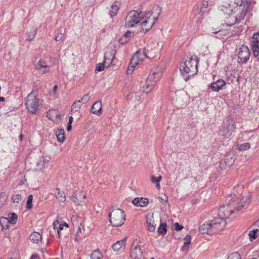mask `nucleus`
<instances>
[{
    "instance_id": "obj_1",
    "label": "nucleus",
    "mask_w": 259,
    "mask_h": 259,
    "mask_svg": "<svg viewBox=\"0 0 259 259\" xmlns=\"http://www.w3.org/2000/svg\"><path fill=\"white\" fill-rule=\"evenodd\" d=\"M249 0H233L223 2L219 6L221 13L226 16L228 26L238 24L243 20L250 7Z\"/></svg>"
},
{
    "instance_id": "obj_2",
    "label": "nucleus",
    "mask_w": 259,
    "mask_h": 259,
    "mask_svg": "<svg viewBox=\"0 0 259 259\" xmlns=\"http://www.w3.org/2000/svg\"><path fill=\"white\" fill-rule=\"evenodd\" d=\"M161 12V8L158 6H154L147 12L131 11L125 18V25L126 27L130 28L140 23L142 31L146 32L152 28Z\"/></svg>"
},
{
    "instance_id": "obj_3",
    "label": "nucleus",
    "mask_w": 259,
    "mask_h": 259,
    "mask_svg": "<svg viewBox=\"0 0 259 259\" xmlns=\"http://www.w3.org/2000/svg\"><path fill=\"white\" fill-rule=\"evenodd\" d=\"M163 74L161 67L157 66L153 67L150 71L146 82H141L142 92L149 93L151 92L156 82L159 80Z\"/></svg>"
},
{
    "instance_id": "obj_4",
    "label": "nucleus",
    "mask_w": 259,
    "mask_h": 259,
    "mask_svg": "<svg viewBox=\"0 0 259 259\" xmlns=\"http://www.w3.org/2000/svg\"><path fill=\"white\" fill-rule=\"evenodd\" d=\"M198 60L196 56L189 58L181 64L180 70L184 79L187 81L190 77L197 73Z\"/></svg>"
},
{
    "instance_id": "obj_5",
    "label": "nucleus",
    "mask_w": 259,
    "mask_h": 259,
    "mask_svg": "<svg viewBox=\"0 0 259 259\" xmlns=\"http://www.w3.org/2000/svg\"><path fill=\"white\" fill-rule=\"evenodd\" d=\"M226 222L222 218H215L206 223L202 224L199 228L201 234H214L222 230L226 226Z\"/></svg>"
},
{
    "instance_id": "obj_6",
    "label": "nucleus",
    "mask_w": 259,
    "mask_h": 259,
    "mask_svg": "<svg viewBox=\"0 0 259 259\" xmlns=\"http://www.w3.org/2000/svg\"><path fill=\"white\" fill-rule=\"evenodd\" d=\"M125 214L120 209H114L109 215L110 222L114 227L122 226L125 221Z\"/></svg>"
},
{
    "instance_id": "obj_7",
    "label": "nucleus",
    "mask_w": 259,
    "mask_h": 259,
    "mask_svg": "<svg viewBox=\"0 0 259 259\" xmlns=\"http://www.w3.org/2000/svg\"><path fill=\"white\" fill-rule=\"evenodd\" d=\"M25 106L28 112L31 114L36 113L39 106V100L31 92L26 98L25 101Z\"/></svg>"
},
{
    "instance_id": "obj_8",
    "label": "nucleus",
    "mask_w": 259,
    "mask_h": 259,
    "mask_svg": "<svg viewBox=\"0 0 259 259\" xmlns=\"http://www.w3.org/2000/svg\"><path fill=\"white\" fill-rule=\"evenodd\" d=\"M235 128L234 121L231 119H228L222 125V129L221 131L222 136L226 138L230 137L234 131Z\"/></svg>"
},
{
    "instance_id": "obj_9",
    "label": "nucleus",
    "mask_w": 259,
    "mask_h": 259,
    "mask_svg": "<svg viewBox=\"0 0 259 259\" xmlns=\"http://www.w3.org/2000/svg\"><path fill=\"white\" fill-rule=\"evenodd\" d=\"M146 58H147V53L145 49L138 51L132 58V63L138 65L140 64Z\"/></svg>"
},
{
    "instance_id": "obj_10",
    "label": "nucleus",
    "mask_w": 259,
    "mask_h": 259,
    "mask_svg": "<svg viewBox=\"0 0 259 259\" xmlns=\"http://www.w3.org/2000/svg\"><path fill=\"white\" fill-rule=\"evenodd\" d=\"M238 55L241 62L246 63L250 57V51L248 47L245 46H242L239 49Z\"/></svg>"
},
{
    "instance_id": "obj_11",
    "label": "nucleus",
    "mask_w": 259,
    "mask_h": 259,
    "mask_svg": "<svg viewBox=\"0 0 259 259\" xmlns=\"http://www.w3.org/2000/svg\"><path fill=\"white\" fill-rule=\"evenodd\" d=\"M153 48L150 46L147 47V48H144L147 53V58L149 59H153L158 56L159 52V47L158 44L155 43L153 45Z\"/></svg>"
},
{
    "instance_id": "obj_12",
    "label": "nucleus",
    "mask_w": 259,
    "mask_h": 259,
    "mask_svg": "<svg viewBox=\"0 0 259 259\" xmlns=\"http://www.w3.org/2000/svg\"><path fill=\"white\" fill-rule=\"evenodd\" d=\"M253 55L255 57L259 56V33H254L251 43Z\"/></svg>"
},
{
    "instance_id": "obj_13",
    "label": "nucleus",
    "mask_w": 259,
    "mask_h": 259,
    "mask_svg": "<svg viewBox=\"0 0 259 259\" xmlns=\"http://www.w3.org/2000/svg\"><path fill=\"white\" fill-rule=\"evenodd\" d=\"M35 68L38 71L39 73L42 74L49 72L50 70V67L42 60H39L37 63L35 64Z\"/></svg>"
},
{
    "instance_id": "obj_14",
    "label": "nucleus",
    "mask_w": 259,
    "mask_h": 259,
    "mask_svg": "<svg viewBox=\"0 0 259 259\" xmlns=\"http://www.w3.org/2000/svg\"><path fill=\"white\" fill-rule=\"evenodd\" d=\"M233 211L230 209L229 206H222L219 209V215L220 218H222L225 221V218H228Z\"/></svg>"
},
{
    "instance_id": "obj_15",
    "label": "nucleus",
    "mask_w": 259,
    "mask_h": 259,
    "mask_svg": "<svg viewBox=\"0 0 259 259\" xmlns=\"http://www.w3.org/2000/svg\"><path fill=\"white\" fill-rule=\"evenodd\" d=\"M142 255V251L141 248L137 245H135V242L133 244L131 251V256L132 259H141Z\"/></svg>"
},
{
    "instance_id": "obj_16",
    "label": "nucleus",
    "mask_w": 259,
    "mask_h": 259,
    "mask_svg": "<svg viewBox=\"0 0 259 259\" xmlns=\"http://www.w3.org/2000/svg\"><path fill=\"white\" fill-rule=\"evenodd\" d=\"M226 84V82L223 79H218L215 81L212 82L208 86L209 89H211L212 91L218 92L223 89Z\"/></svg>"
},
{
    "instance_id": "obj_17",
    "label": "nucleus",
    "mask_w": 259,
    "mask_h": 259,
    "mask_svg": "<svg viewBox=\"0 0 259 259\" xmlns=\"http://www.w3.org/2000/svg\"><path fill=\"white\" fill-rule=\"evenodd\" d=\"M235 159L233 156L227 155L224 159L221 160L220 167L222 168H226L232 165Z\"/></svg>"
},
{
    "instance_id": "obj_18",
    "label": "nucleus",
    "mask_w": 259,
    "mask_h": 259,
    "mask_svg": "<svg viewBox=\"0 0 259 259\" xmlns=\"http://www.w3.org/2000/svg\"><path fill=\"white\" fill-rule=\"evenodd\" d=\"M126 238L117 241L112 246L114 251H122L124 249L126 245Z\"/></svg>"
},
{
    "instance_id": "obj_19",
    "label": "nucleus",
    "mask_w": 259,
    "mask_h": 259,
    "mask_svg": "<svg viewBox=\"0 0 259 259\" xmlns=\"http://www.w3.org/2000/svg\"><path fill=\"white\" fill-rule=\"evenodd\" d=\"M132 203L137 206L145 207L148 204L149 201L148 199L146 198L137 197L133 200Z\"/></svg>"
},
{
    "instance_id": "obj_20",
    "label": "nucleus",
    "mask_w": 259,
    "mask_h": 259,
    "mask_svg": "<svg viewBox=\"0 0 259 259\" xmlns=\"http://www.w3.org/2000/svg\"><path fill=\"white\" fill-rule=\"evenodd\" d=\"M250 202V198L248 196L243 197L240 202L238 203L237 206L235 209L237 210H240L243 207H246Z\"/></svg>"
},
{
    "instance_id": "obj_21",
    "label": "nucleus",
    "mask_w": 259,
    "mask_h": 259,
    "mask_svg": "<svg viewBox=\"0 0 259 259\" xmlns=\"http://www.w3.org/2000/svg\"><path fill=\"white\" fill-rule=\"evenodd\" d=\"M91 112L98 115L102 114V102L101 101H97L93 104L91 108Z\"/></svg>"
},
{
    "instance_id": "obj_22",
    "label": "nucleus",
    "mask_w": 259,
    "mask_h": 259,
    "mask_svg": "<svg viewBox=\"0 0 259 259\" xmlns=\"http://www.w3.org/2000/svg\"><path fill=\"white\" fill-rule=\"evenodd\" d=\"M114 58V56L112 53L107 52L105 53L104 63L106 65V67L110 66Z\"/></svg>"
},
{
    "instance_id": "obj_23",
    "label": "nucleus",
    "mask_w": 259,
    "mask_h": 259,
    "mask_svg": "<svg viewBox=\"0 0 259 259\" xmlns=\"http://www.w3.org/2000/svg\"><path fill=\"white\" fill-rule=\"evenodd\" d=\"M120 7V4L118 2H115L111 6V9L109 10V15L111 17H114L118 13Z\"/></svg>"
},
{
    "instance_id": "obj_24",
    "label": "nucleus",
    "mask_w": 259,
    "mask_h": 259,
    "mask_svg": "<svg viewBox=\"0 0 259 259\" xmlns=\"http://www.w3.org/2000/svg\"><path fill=\"white\" fill-rule=\"evenodd\" d=\"M153 219V217L152 215L148 214L147 217L146 224L147 225V228L149 231L151 232H153L155 229Z\"/></svg>"
},
{
    "instance_id": "obj_25",
    "label": "nucleus",
    "mask_w": 259,
    "mask_h": 259,
    "mask_svg": "<svg viewBox=\"0 0 259 259\" xmlns=\"http://www.w3.org/2000/svg\"><path fill=\"white\" fill-rule=\"evenodd\" d=\"M81 104L80 100L75 102L71 107L72 115L74 116L77 115V113L79 112Z\"/></svg>"
},
{
    "instance_id": "obj_26",
    "label": "nucleus",
    "mask_w": 259,
    "mask_h": 259,
    "mask_svg": "<svg viewBox=\"0 0 259 259\" xmlns=\"http://www.w3.org/2000/svg\"><path fill=\"white\" fill-rule=\"evenodd\" d=\"M56 135L58 141L63 143L65 139L64 136V130L63 128H58L56 132Z\"/></svg>"
},
{
    "instance_id": "obj_27",
    "label": "nucleus",
    "mask_w": 259,
    "mask_h": 259,
    "mask_svg": "<svg viewBox=\"0 0 259 259\" xmlns=\"http://www.w3.org/2000/svg\"><path fill=\"white\" fill-rule=\"evenodd\" d=\"M57 192L55 193L56 198L60 202H64L66 200V196L64 192L61 191L60 189H56Z\"/></svg>"
},
{
    "instance_id": "obj_28",
    "label": "nucleus",
    "mask_w": 259,
    "mask_h": 259,
    "mask_svg": "<svg viewBox=\"0 0 259 259\" xmlns=\"http://www.w3.org/2000/svg\"><path fill=\"white\" fill-rule=\"evenodd\" d=\"M133 35V33L130 31H127L124 35L119 39V43L124 44L130 40V37Z\"/></svg>"
},
{
    "instance_id": "obj_29",
    "label": "nucleus",
    "mask_w": 259,
    "mask_h": 259,
    "mask_svg": "<svg viewBox=\"0 0 259 259\" xmlns=\"http://www.w3.org/2000/svg\"><path fill=\"white\" fill-rule=\"evenodd\" d=\"M91 259H103L102 252L98 249L92 251L91 254Z\"/></svg>"
},
{
    "instance_id": "obj_30",
    "label": "nucleus",
    "mask_w": 259,
    "mask_h": 259,
    "mask_svg": "<svg viewBox=\"0 0 259 259\" xmlns=\"http://www.w3.org/2000/svg\"><path fill=\"white\" fill-rule=\"evenodd\" d=\"M7 219L11 224H15L18 219V216L15 213L10 212L8 214Z\"/></svg>"
},
{
    "instance_id": "obj_31",
    "label": "nucleus",
    "mask_w": 259,
    "mask_h": 259,
    "mask_svg": "<svg viewBox=\"0 0 259 259\" xmlns=\"http://www.w3.org/2000/svg\"><path fill=\"white\" fill-rule=\"evenodd\" d=\"M41 239V235L38 232H34L30 236V239L34 243H37Z\"/></svg>"
},
{
    "instance_id": "obj_32",
    "label": "nucleus",
    "mask_w": 259,
    "mask_h": 259,
    "mask_svg": "<svg viewBox=\"0 0 259 259\" xmlns=\"http://www.w3.org/2000/svg\"><path fill=\"white\" fill-rule=\"evenodd\" d=\"M162 179V177L159 176L157 178H155L154 176L151 177V181L153 183H156V188L159 190L160 188V185L159 182Z\"/></svg>"
},
{
    "instance_id": "obj_33",
    "label": "nucleus",
    "mask_w": 259,
    "mask_h": 259,
    "mask_svg": "<svg viewBox=\"0 0 259 259\" xmlns=\"http://www.w3.org/2000/svg\"><path fill=\"white\" fill-rule=\"evenodd\" d=\"M80 220L79 217L73 216L71 219V221L72 222V224L74 227H76L78 230L79 231L81 228L80 225H81V223H79L78 221Z\"/></svg>"
},
{
    "instance_id": "obj_34",
    "label": "nucleus",
    "mask_w": 259,
    "mask_h": 259,
    "mask_svg": "<svg viewBox=\"0 0 259 259\" xmlns=\"http://www.w3.org/2000/svg\"><path fill=\"white\" fill-rule=\"evenodd\" d=\"M45 164V161L44 159V157H42L36 162V166L35 168L36 170H39L43 168Z\"/></svg>"
},
{
    "instance_id": "obj_35",
    "label": "nucleus",
    "mask_w": 259,
    "mask_h": 259,
    "mask_svg": "<svg viewBox=\"0 0 259 259\" xmlns=\"http://www.w3.org/2000/svg\"><path fill=\"white\" fill-rule=\"evenodd\" d=\"M184 244L182 247V250H184L185 249H187L188 245L191 243V237L190 235H186L184 238Z\"/></svg>"
},
{
    "instance_id": "obj_36",
    "label": "nucleus",
    "mask_w": 259,
    "mask_h": 259,
    "mask_svg": "<svg viewBox=\"0 0 259 259\" xmlns=\"http://www.w3.org/2000/svg\"><path fill=\"white\" fill-rule=\"evenodd\" d=\"M250 148V144L248 143H245L242 144H237V148L239 150H246Z\"/></svg>"
},
{
    "instance_id": "obj_37",
    "label": "nucleus",
    "mask_w": 259,
    "mask_h": 259,
    "mask_svg": "<svg viewBox=\"0 0 259 259\" xmlns=\"http://www.w3.org/2000/svg\"><path fill=\"white\" fill-rule=\"evenodd\" d=\"M32 200H33V195H29L27 202H26V208L27 209H30L32 208Z\"/></svg>"
},
{
    "instance_id": "obj_38",
    "label": "nucleus",
    "mask_w": 259,
    "mask_h": 259,
    "mask_svg": "<svg viewBox=\"0 0 259 259\" xmlns=\"http://www.w3.org/2000/svg\"><path fill=\"white\" fill-rule=\"evenodd\" d=\"M166 225L165 224H161L158 228V232L161 234H165L167 231Z\"/></svg>"
},
{
    "instance_id": "obj_39",
    "label": "nucleus",
    "mask_w": 259,
    "mask_h": 259,
    "mask_svg": "<svg viewBox=\"0 0 259 259\" xmlns=\"http://www.w3.org/2000/svg\"><path fill=\"white\" fill-rule=\"evenodd\" d=\"M136 65H137L136 64H132V60H131V62L130 63V64L126 71L127 74H132Z\"/></svg>"
},
{
    "instance_id": "obj_40",
    "label": "nucleus",
    "mask_w": 259,
    "mask_h": 259,
    "mask_svg": "<svg viewBox=\"0 0 259 259\" xmlns=\"http://www.w3.org/2000/svg\"><path fill=\"white\" fill-rule=\"evenodd\" d=\"M257 232H258V229H253L250 231L248 234L250 238L255 239L257 237V235L256 234Z\"/></svg>"
},
{
    "instance_id": "obj_41",
    "label": "nucleus",
    "mask_w": 259,
    "mask_h": 259,
    "mask_svg": "<svg viewBox=\"0 0 259 259\" xmlns=\"http://www.w3.org/2000/svg\"><path fill=\"white\" fill-rule=\"evenodd\" d=\"M12 200L14 203H19L21 200V196L20 194L13 195Z\"/></svg>"
},
{
    "instance_id": "obj_42",
    "label": "nucleus",
    "mask_w": 259,
    "mask_h": 259,
    "mask_svg": "<svg viewBox=\"0 0 259 259\" xmlns=\"http://www.w3.org/2000/svg\"><path fill=\"white\" fill-rule=\"evenodd\" d=\"M227 259H241V256L238 253L234 252L231 254Z\"/></svg>"
},
{
    "instance_id": "obj_43",
    "label": "nucleus",
    "mask_w": 259,
    "mask_h": 259,
    "mask_svg": "<svg viewBox=\"0 0 259 259\" xmlns=\"http://www.w3.org/2000/svg\"><path fill=\"white\" fill-rule=\"evenodd\" d=\"M106 67V65L103 63H98L96 66V71H101L104 70V68Z\"/></svg>"
},
{
    "instance_id": "obj_44",
    "label": "nucleus",
    "mask_w": 259,
    "mask_h": 259,
    "mask_svg": "<svg viewBox=\"0 0 259 259\" xmlns=\"http://www.w3.org/2000/svg\"><path fill=\"white\" fill-rule=\"evenodd\" d=\"M6 196H5V194H3V193L1 194H0V208L3 206L4 203L6 201Z\"/></svg>"
},
{
    "instance_id": "obj_45",
    "label": "nucleus",
    "mask_w": 259,
    "mask_h": 259,
    "mask_svg": "<svg viewBox=\"0 0 259 259\" xmlns=\"http://www.w3.org/2000/svg\"><path fill=\"white\" fill-rule=\"evenodd\" d=\"M64 226H66L67 228L68 227V225L67 223L61 224L59 225V229L58 230V234L59 237H60L61 235V231L63 230Z\"/></svg>"
},
{
    "instance_id": "obj_46",
    "label": "nucleus",
    "mask_w": 259,
    "mask_h": 259,
    "mask_svg": "<svg viewBox=\"0 0 259 259\" xmlns=\"http://www.w3.org/2000/svg\"><path fill=\"white\" fill-rule=\"evenodd\" d=\"M58 34L55 37V40L56 41H60L61 40V39L62 38L61 30H58Z\"/></svg>"
},
{
    "instance_id": "obj_47",
    "label": "nucleus",
    "mask_w": 259,
    "mask_h": 259,
    "mask_svg": "<svg viewBox=\"0 0 259 259\" xmlns=\"http://www.w3.org/2000/svg\"><path fill=\"white\" fill-rule=\"evenodd\" d=\"M182 97L183 98V104L182 105L186 104L187 100V94L186 93H183L182 94Z\"/></svg>"
},
{
    "instance_id": "obj_48",
    "label": "nucleus",
    "mask_w": 259,
    "mask_h": 259,
    "mask_svg": "<svg viewBox=\"0 0 259 259\" xmlns=\"http://www.w3.org/2000/svg\"><path fill=\"white\" fill-rule=\"evenodd\" d=\"M174 226L175 230L177 231L181 230L183 228V226L180 225L178 223H176Z\"/></svg>"
},
{
    "instance_id": "obj_49",
    "label": "nucleus",
    "mask_w": 259,
    "mask_h": 259,
    "mask_svg": "<svg viewBox=\"0 0 259 259\" xmlns=\"http://www.w3.org/2000/svg\"><path fill=\"white\" fill-rule=\"evenodd\" d=\"M90 99V97L88 95H85L83 96V98H82V100H83L84 102H88Z\"/></svg>"
},
{
    "instance_id": "obj_50",
    "label": "nucleus",
    "mask_w": 259,
    "mask_h": 259,
    "mask_svg": "<svg viewBox=\"0 0 259 259\" xmlns=\"http://www.w3.org/2000/svg\"><path fill=\"white\" fill-rule=\"evenodd\" d=\"M207 7H208L207 1L206 0H204L203 2V7L206 8Z\"/></svg>"
},
{
    "instance_id": "obj_51",
    "label": "nucleus",
    "mask_w": 259,
    "mask_h": 259,
    "mask_svg": "<svg viewBox=\"0 0 259 259\" xmlns=\"http://www.w3.org/2000/svg\"><path fill=\"white\" fill-rule=\"evenodd\" d=\"M36 30L35 29V31H34V34H33L32 37L31 38L30 36V35H29V36H28V38H27V39L31 40V39H32V38H33L34 37V36L35 35V34H36Z\"/></svg>"
},
{
    "instance_id": "obj_52",
    "label": "nucleus",
    "mask_w": 259,
    "mask_h": 259,
    "mask_svg": "<svg viewBox=\"0 0 259 259\" xmlns=\"http://www.w3.org/2000/svg\"><path fill=\"white\" fill-rule=\"evenodd\" d=\"M71 124H69V123H68V125H67V130L68 131H70L71 130Z\"/></svg>"
},
{
    "instance_id": "obj_53",
    "label": "nucleus",
    "mask_w": 259,
    "mask_h": 259,
    "mask_svg": "<svg viewBox=\"0 0 259 259\" xmlns=\"http://www.w3.org/2000/svg\"><path fill=\"white\" fill-rule=\"evenodd\" d=\"M38 255H36V254H33L32 255V256H31V258L30 259H37L38 258Z\"/></svg>"
},
{
    "instance_id": "obj_54",
    "label": "nucleus",
    "mask_w": 259,
    "mask_h": 259,
    "mask_svg": "<svg viewBox=\"0 0 259 259\" xmlns=\"http://www.w3.org/2000/svg\"><path fill=\"white\" fill-rule=\"evenodd\" d=\"M73 120V117L72 116H69V121L68 123L69 124H71Z\"/></svg>"
},
{
    "instance_id": "obj_55",
    "label": "nucleus",
    "mask_w": 259,
    "mask_h": 259,
    "mask_svg": "<svg viewBox=\"0 0 259 259\" xmlns=\"http://www.w3.org/2000/svg\"><path fill=\"white\" fill-rule=\"evenodd\" d=\"M72 200L73 201V202H74V203H76L77 202H76V199H76V198L75 197V196L73 195V196H72Z\"/></svg>"
},
{
    "instance_id": "obj_56",
    "label": "nucleus",
    "mask_w": 259,
    "mask_h": 259,
    "mask_svg": "<svg viewBox=\"0 0 259 259\" xmlns=\"http://www.w3.org/2000/svg\"><path fill=\"white\" fill-rule=\"evenodd\" d=\"M57 89H58V86H57V85H55L54 87V88H53V91H54V92H56V91H57Z\"/></svg>"
},
{
    "instance_id": "obj_57",
    "label": "nucleus",
    "mask_w": 259,
    "mask_h": 259,
    "mask_svg": "<svg viewBox=\"0 0 259 259\" xmlns=\"http://www.w3.org/2000/svg\"><path fill=\"white\" fill-rule=\"evenodd\" d=\"M164 198H163V197H162L161 199L163 200H165V201L166 202L168 200V198L166 196L164 195Z\"/></svg>"
},
{
    "instance_id": "obj_58",
    "label": "nucleus",
    "mask_w": 259,
    "mask_h": 259,
    "mask_svg": "<svg viewBox=\"0 0 259 259\" xmlns=\"http://www.w3.org/2000/svg\"><path fill=\"white\" fill-rule=\"evenodd\" d=\"M5 99V98H4V97H0V102H3V101H4Z\"/></svg>"
},
{
    "instance_id": "obj_59",
    "label": "nucleus",
    "mask_w": 259,
    "mask_h": 259,
    "mask_svg": "<svg viewBox=\"0 0 259 259\" xmlns=\"http://www.w3.org/2000/svg\"><path fill=\"white\" fill-rule=\"evenodd\" d=\"M19 138L21 140H22V138H23V135H20V136H19Z\"/></svg>"
},
{
    "instance_id": "obj_60",
    "label": "nucleus",
    "mask_w": 259,
    "mask_h": 259,
    "mask_svg": "<svg viewBox=\"0 0 259 259\" xmlns=\"http://www.w3.org/2000/svg\"><path fill=\"white\" fill-rule=\"evenodd\" d=\"M93 227V225H92V224H91V227H90V228H91V227ZM90 228H89V229L87 230V232H88L89 231H90Z\"/></svg>"
},
{
    "instance_id": "obj_61",
    "label": "nucleus",
    "mask_w": 259,
    "mask_h": 259,
    "mask_svg": "<svg viewBox=\"0 0 259 259\" xmlns=\"http://www.w3.org/2000/svg\"><path fill=\"white\" fill-rule=\"evenodd\" d=\"M78 240H79V239H78L77 237H76V238H75V240L76 241H78Z\"/></svg>"
},
{
    "instance_id": "obj_62",
    "label": "nucleus",
    "mask_w": 259,
    "mask_h": 259,
    "mask_svg": "<svg viewBox=\"0 0 259 259\" xmlns=\"http://www.w3.org/2000/svg\"><path fill=\"white\" fill-rule=\"evenodd\" d=\"M86 197H87L86 195H84L83 196V199L86 198Z\"/></svg>"
},
{
    "instance_id": "obj_63",
    "label": "nucleus",
    "mask_w": 259,
    "mask_h": 259,
    "mask_svg": "<svg viewBox=\"0 0 259 259\" xmlns=\"http://www.w3.org/2000/svg\"><path fill=\"white\" fill-rule=\"evenodd\" d=\"M150 259H155L154 257H151Z\"/></svg>"
},
{
    "instance_id": "obj_64",
    "label": "nucleus",
    "mask_w": 259,
    "mask_h": 259,
    "mask_svg": "<svg viewBox=\"0 0 259 259\" xmlns=\"http://www.w3.org/2000/svg\"><path fill=\"white\" fill-rule=\"evenodd\" d=\"M218 33H220L221 32V31H219L218 32H217Z\"/></svg>"
}]
</instances>
